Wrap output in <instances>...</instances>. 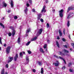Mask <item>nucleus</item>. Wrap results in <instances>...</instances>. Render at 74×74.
I'll return each instance as SVG.
<instances>
[{
  "mask_svg": "<svg viewBox=\"0 0 74 74\" xmlns=\"http://www.w3.org/2000/svg\"><path fill=\"white\" fill-rule=\"evenodd\" d=\"M53 11L54 12H55V9H53Z\"/></svg>",
  "mask_w": 74,
  "mask_h": 74,
  "instance_id": "61",
  "label": "nucleus"
},
{
  "mask_svg": "<svg viewBox=\"0 0 74 74\" xmlns=\"http://www.w3.org/2000/svg\"><path fill=\"white\" fill-rule=\"evenodd\" d=\"M33 72H34V73H36V70L35 69H33Z\"/></svg>",
  "mask_w": 74,
  "mask_h": 74,
  "instance_id": "46",
  "label": "nucleus"
},
{
  "mask_svg": "<svg viewBox=\"0 0 74 74\" xmlns=\"http://www.w3.org/2000/svg\"><path fill=\"white\" fill-rule=\"evenodd\" d=\"M56 62L57 63H54L55 66L58 67V66H59V61H56Z\"/></svg>",
  "mask_w": 74,
  "mask_h": 74,
  "instance_id": "5",
  "label": "nucleus"
},
{
  "mask_svg": "<svg viewBox=\"0 0 74 74\" xmlns=\"http://www.w3.org/2000/svg\"><path fill=\"white\" fill-rule=\"evenodd\" d=\"M23 54H25V52L23 51Z\"/></svg>",
  "mask_w": 74,
  "mask_h": 74,
  "instance_id": "62",
  "label": "nucleus"
},
{
  "mask_svg": "<svg viewBox=\"0 0 74 74\" xmlns=\"http://www.w3.org/2000/svg\"><path fill=\"white\" fill-rule=\"evenodd\" d=\"M64 10L63 9H62L61 10L59 11V12L60 13H62H62L63 12Z\"/></svg>",
  "mask_w": 74,
  "mask_h": 74,
  "instance_id": "24",
  "label": "nucleus"
},
{
  "mask_svg": "<svg viewBox=\"0 0 74 74\" xmlns=\"http://www.w3.org/2000/svg\"><path fill=\"white\" fill-rule=\"evenodd\" d=\"M59 15L60 17L61 18H63V13H60Z\"/></svg>",
  "mask_w": 74,
  "mask_h": 74,
  "instance_id": "18",
  "label": "nucleus"
},
{
  "mask_svg": "<svg viewBox=\"0 0 74 74\" xmlns=\"http://www.w3.org/2000/svg\"><path fill=\"white\" fill-rule=\"evenodd\" d=\"M4 72H5V71H4V69H3L2 71H1V74H4Z\"/></svg>",
  "mask_w": 74,
  "mask_h": 74,
  "instance_id": "19",
  "label": "nucleus"
},
{
  "mask_svg": "<svg viewBox=\"0 0 74 74\" xmlns=\"http://www.w3.org/2000/svg\"><path fill=\"white\" fill-rule=\"evenodd\" d=\"M24 11L25 14H27V7H26L25 8V10H24Z\"/></svg>",
  "mask_w": 74,
  "mask_h": 74,
  "instance_id": "15",
  "label": "nucleus"
},
{
  "mask_svg": "<svg viewBox=\"0 0 74 74\" xmlns=\"http://www.w3.org/2000/svg\"><path fill=\"white\" fill-rule=\"evenodd\" d=\"M40 18H41V17H40L38 16V20H39V19H40Z\"/></svg>",
  "mask_w": 74,
  "mask_h": 74,
  "instance_id": "56",
  "label": "nucleus"
},
{
  "mask_svg": "<svg viewBox=\"0 0 74 74\" xmlns=\"http://www.w3.org/2000/svg\"><path fill=\"white\" fill-rule=\"evenodd\" d=\"M40 51L41 52H42V53H44V50H43V49H42V48H40Z\"/></svg>",
  "mask_w": 74,
  "mask_h": 74,
  "instance_id": "17",
  "label": "nucleus"
},
{
  "mask_svg": "<svg viewBox=\"0 0 74 74\" xmlns=\"http://www.w3.org/2000/svg\"><path fill=\"white\" fill-rule=\"evenodd\" d=\"M31 42L30 41H29L27 42V43L26 44V45L27 46L29 45V44H30V43Z\"/></svg>",
  "mask_w": 74,
  "mask_h": 74,
  "instance_id": "29",
  "label": "nucleus"
},
{
  "mask_svg": "<svg viewBox=\"0 0 74 74\" xmlns=\"http://www.w3.org/2000/svg\"><path fill=\"white\" fill-rule=\"evenodd\" d=\"M38 64L40 66H41L42 65V64H41V62L39 61L38 62Z\"/></svg>",
  "mask_w": 74,
  "mask_h": 74,
  "instance_id": "38",
  "label": "nucleus"
},
{
  "mask_svg": "<svg viewBox=\"0 0 74 74\" xmlns=\"http://www.w3.org/2000/svg\"><path fill=\"white\" fill-rule=\"evenodd\" d=\"M59 53H59L60 55H62V52L59 51Z\"/></svg>",
  "mask_w": 74,
  "mask_h": 74,
  "instance_id": "41",
  "label": "nucleus"
},
{
  "mask_svg": "<svg viewBox=\"0 0 74 74\" xmlns=\"http://www.w3.org/2000/svg\"><path fill=\"white\" fill-rule=\"evenodd\" d=\"M64 46V47H65V48H67V45H65Z\"/></svg>",
  "mask_w": 74,
  "mask_h": 74,
  "instance_id": "48",
  "label": "nucleus"
},
{
  "mask_svg": "<svg viewBox=\"0 0 74 74\" xmlns=\"http://www.w3.org/2000/svg\"><path fill=\"white\" fill-rule=\"evenodd\" d=\"M29 1L30 4H32V0H29Z\"/></svg>",
  "mask_w": 74,
  "mask_h": 74,
  "instance_id": "45",
  "label": "nucleus"
},
{
  "mask_svg": "<svg viewBox=\"0 0 74 74\" xmlns=\"http://www.w3.org/2000/svg\"><path fill=\"white\" fill-rule=\"evenodd\" d=\"M32 12H36V11H35V9H32Z\"/></svg>",
  "mask_w": 74,
  "mask_h": 74,
  "instance_id": "47",
  "label": "nucleus"
},
{
  "mask_svg": "<svg viewBox=\"0 0 74 74\" xmlns=\"http://www.w3.org/2000/svg\"><path fill=\"white\" fill-rule=\"evenodd\" d=\"M70 10H74V8L72 7H69L68 9L67 12H69L70 11Z\"/></svg>",
  "mask_w": 74,
  "mask_h": 74,
  "instance_id": "2",
  "label": "nucleus"
},
{
  "mask_svg": "<svg viewBox=\"0 0 74 74\" xmlns=\"http://www.w3.org/2000/svg\"><path fill=\"white\" fill-rule=\"evenodd\" d=\"M37 38V36H35L34 38H33L31 40V41H33L36 40V39Z\"/></svg>",
  "mask_w": 74,
  "mask_h": 74,
  "instance_id": "11",
  "label": "nucleus"
},
{
  "mask_svg": "<svg viewBox=\"0 0 74 74\" xmlns=\"http://www.w3.org/2000/svg\"><path fill=\"white\" fill-rule=\"evenodd\" d=\"M18 58V54L16 53V56L14 57V60L15 61H16V60H17Z\"/></svg>",
  "mask_w": 74,
  "mask_h": 74,
  "instance_id": "6",
  "label": "nucleus"
},
{
  "mask_svg": "<svg viewBox=\"0 0 74 74\" xmlns=\"http://www.w3.org/2000/svg\"><path fill=\"white\" fill-rule=\"evenodd\" d=\"M70 17V15H69L67 17V19H69Z\"/></svg>",
  "mask_w": 74,
  "mask_h": 74,
  "instance_id": "52",
  "label": "nucleus"
},
{
  "mask_svg": "<svg viewBox=\"0 0 74 74\" xmlns=\"http://www.w3.org/2000/svg\"><path fill=\"white\" fill-rule=\"evenodd\" d=\"M64 52H66V53H69V51L68 50H66L65 49H64Z\"/></svg>",
  "mask_w": 74,
  "mask_h": 74,
  "instance_id": "27",
  "label": "nucleus"
},
{
  "mask_svg": "<svg viewBox=\"0 0 74 74\" xmlns=\"http://www.w3.org/2000/svg\"><path fill=\"white\" fill-rule=\"evenodd\" d=\"M6 46H7V45L5 43L4 45V46L5 47H6Z\"/></svg>",
  "mask_w": 74,
  "mask_h": 74,
  "instance_id": "59",
  "label": "nucleus"
},
{
  "mask_svg": "<svg viewBox=\"0 0 74 74\" xmlns=\"http://www.w3.org/2000/svg\"><path fill=\"white\" fill-rule=\"evenodd\" d=\"M70 37H71L70 35V34H69V38L70 40H71V38Z\"/></svg>",
  "mask_w": 74,
  "mask_h": 74,
  "instance_id": "54",
  "label": "nucleus"
},
{
  "mask_svg": "<svg viewBox=\"0 0 74 74\" xmlns=\"http://www.w3.org/2000/svg\"><path fill=\"white\" fill-rule=\"evenodd\" d=\"M30 32V29H28L26 30V32L27 33H29V32Z\"/></svg>",
  "mask_w": 74,
  "mask_h": 74,
  "instance_id": "25",
  "label": "nucleus"
},
{
  "mask_svg": "<svg viewBox=\"0 0 74 74\" xmlns=\"http://www.w3.org/2000/svg\"><path fill=\"white\" fill-rule=\"evenodd\" d=\"M67 26L68 27H69V26H70V21H68L67 23Z\"/></svg>",
  "mask_w": 74,
  "mask_h": 74,
  "instance_id": "21",
  "label": "nucleus"
},
{
  "mask_svg": "<svg viewBox=\"0 0 74 74\" xmlns=\"http://www.w3.org/2000/svg\"><path fill=\"white\" fill-rule=\"evenodd\" d=\"M0 43L1 44H2V42H1V38L0 37Z\"/></svg>",
  "mask_w": 74,
  "mask_h": 74,
  "instance_id": "43",
  "label": "nucleus"
},
{
  "mask_svg": "<svg viewBox=\"0 0 74 74\" xmlns=\"http://www.w3.org/2000/svg\"><path fill=\"white\" fill-rule=\"evenodd\" d=\"M69 71L70 72L73 73V72H74V70H72V69H69Z\"/></svg>",
  "mask_w": 74,
  "mask_h": 74,
  "instance_id": "36",
  "label": "nucleus"
},
{
  "mask_svg": "<svg viewBox=\"0 0 74 74\" xmlns=\"http://www.w3.org/2000/svg\"><path fill=\"white\" fill-rule=\"evenodd\" d=\"M14 19H17V18H18V16H15L14 17Z\"/></svg>",
  "mask_w": 74,
  "mask_h": 74,
  "instance_id": "35",
  "label": "nucleus"
},
{
  "mask_svg": "<svg viewBox=\"0 0 74 74\" xmlns=\"http://www.w3.org/2000/svg\"><path fill=\"white\" fill-rule=\"evenodd\" d=\"M26 5H27V7H29V4L28 3H27L26 4Z\"/></svg>",
  "mask_w": 74,
  "mask_h": 74,
  "instance_id": "51",
  "label": "nucleus"
},
{
  "mask_svg": "<svg viewBox=\"0 0 74 74\" xmlns=\"http://www.w3.org/2000/svg\"><path fill=\"white\" fill-rule=\"evenodd\" d=\"M50 42V41L49 40H48L47 41V42L49 44V42Z\"/></svg>",
  "mask_w": 74,
  "mask_h": 74,
  "instance_id": "55",
  "label": "nucleus"
},
{
  "mask_svg": "<svg viewBox=\"0 0 74 74\" xmlns=\"http://www.w3.org/2000/svg\"><path fill=\"white\" fill-rule=\"evenodd\" d=\"M59 58H60V59H62V60H63L64 61V63L65 64H66V60H64V58L60 56H59Z\"/></svg>",
  "mask_w": 74,
  "mask_h": 74,
  "instance_id": "8",
  "label": "nucleus"
},
{
  "mask_svg": "<svg viewBox=\"0 0 74 74\" xmlns=\"http://www.w3.org/2000/svg\"><path fill=\"white\" fill-rule=\"evenodd\" d=\"M72 64V63L70 62L68 64V67H70L71 66V65Z\"/></svg>",
  "mask_w": 74,
  "mask_h": 74,
  "instance_id": "32",
  "label": "nucleus"
},
{
  "mask_svg": "<svg viewBox=\"0 0 74 74\" xmlns=\"http://www.w3.org/2000/svg\"><path fill=\"white\" fill-rule=\"evenodd\" d=\"M62 40L64 42H65L66 41V40L64 38H63L62 39Z\"/></svg>",
  "mask_w": 74,
  "mask_h": 74,
  "instance_id": "44",
  "label": "nucleus"
},
{
  "mask_svg": "<svg viewBox=\"0 0 74 74\" xmlns=\"http://www.w3.org/2000/svg\"><path fill=\"white\" fill-rule=\"evenodd\" d=\"M13 58H14L13 57H9V59L10 60L8 61V63H10L11 62H12V60H13Z\"/></svg>",
  "mask_w": 74,
  "mask_h": 74,
  "instance_id": "3",
  "label": "nucleus"
},
{
  "mask_svg": "<svg viewBox=\"0 0 74 74\" xmlns=\"http://www.w3.org/2000/svg\"><path fill=\"white\" fill-rule=\"evenodd\" d=\"M66 69V66H64L63 67H62V70H64V69Z\"/></svg>",
  "mask_w": 74,
  "mask_h": 74,
  "instance_id": "40",
  "label": "nucleus"
},
{
  "mask_svg": "<svg viewBox=\"0 0 74 74\" xmlns=\"http://www.w3.org/2000/svg\"><path fill=\"white\" fill-rule=\"evenodd\" d=\"M48 3V1L47 0L46 1V3Z\"/></svg>",
  "mask_w": 74,
  "mask_h": 74,
  "instance_id": "64",
  "label": "nucleus"
},
{
  "mask_svg": "<svg viewBox=\"0 0 74 74\" xmlns=\"http://www.w3.org/2000/svg\"><path fill=\"white\" fill-rule=\"evenodd\" d=\"M9 28H10V29H12V30H14V27L12 26L10 27Z\"/></svg>",
  "mask_w": 74,
  "mask_h": 74,
  "instance_id": "31",
  "label": "nucleus"
},
{
  "mask_svg": "<svg viewBox=\"0 0 74 74\" xmlns=\"http://www.w3.org/2000/svg\"><path fill=\"white\" fill-rule=\"evenodd\" d=\"M43 68H42L41 69V71L40 73L41 74H43L44 73V70H43Z\"/></svg>",
  "mask_w": 74,
  "mask_h": 74,
  "instance_id": "20",
  "label": "nucleus"
},
{
  "mask_svg": "<svg viewBox=\"0 0 74 74\" xmlns=\"http://www.w3.org/2000/svg\"><path fill=\"white\" fill-rule=\"evenodd\" d=\"M59 32L60 37L62 36V32H61V31H60V30H59Z\"/></svg>",
  "mask_w": 74,
  "mask_h": 74,
  "instance_id": "13",
  "label": "nucleus"
},
{
  "mask_svg": "<svg viewBox=\"0 0 74 74\" xmlns=\"http://www.w3.org/2000/svg\"><path fill=\"white\" fill-rule=\"evenodd\" d=\"M26 60L27 61V63H29V58L28 57H26Z\"/></svg>",
  "mask_w": 74,
  "mask_h": 74,
  "instance_id": "26",
  "label": "nucleus"
},
{
  "mask_svg": "<svg viewBox=\"0 0 74 74\" xmlns=\"http://www.w3.org/2000/svg\"><path fill=\"white\" fill-rule=\"evenodd\" d=\"M54 56L55 58H57V59H59V57H58V56H56V55H54Z\"/></svg>",
  "mask_w": 74,
  "mask_h": 74,
  "instance_id": "34",
  "label": "nucleus"
},
{
  "mask_svg": "<svg viewBox=\"0 0 74 74\" xmlns=\"http://www.w3.org/2000/svg\"><path fill=\"white\" fill-rule=\"evenodd\" d=\"M41 14H38V17H40L41 18Z\"/></svg>",
  "mask_w": 74,
  "mask_h": 74,
  "instance_id": "50",
  "label": "nucleus"
},
{
  "mask_svg": "<svg viewBox=\"0 0 74 74\" xmlns=\"http://www.w3.org/2000/svg\"><path fill=\"white\" fill-rule=\"evenodd\" d=\"M43 9L41 10L42 12H46V10H45V8H46V7L45 6H44L43 7Z\"/></svg>",
  "mask_w": 74,
  "mask_h": 74,
  "instance_id": "7",
  "label": "nucleus"
},
{
  "mask_svg": "<svg viewBox=\"0 0 74 74\" xmlns=\"http://www.w3.org/2000/svg\"><path fill=\"white\" fill-rule=\"evenodd\" d=\"M5 66L6 67V68H8V64H7L5 65Z\"/></svg>",
  "mask_w": 74,
  "mask_h": 74,
  "instance_id": "42",
  "label": "nucleus"
},
{
  "mask_svg": "<svg viewBox=\"0 0 74 74\" xmlns=\"http://www.w3.org/2000/svg\"><path fill=\"white\" fill-rule=\"evenodd\" d=\"M71 45H72V46H73V47L74 48V43H72L71 44Z\"/></svg>",
  "mask_w": 74,
  "mask_h": 74,
  "instance_id": "53",
  "label": "nucleus"
},
{
  "mask_svg": "<svg viewBox=\"0 0 74 74\" xmlns=\"http://www.w3.org/2000/svg\"><path fill=\"white\" fill-rule=\"evenodd\" d=\"M65 29L64 28L63 31V33L64 35H65Z\"/></svg>",
  "mask_w": 74,
  "mask_h": 74,
  "instance_id": "37",
  "label": "nucleus"
},
{
  "mask_svg": "<svg viewBox=\"0 0 74 74\" xmlns=\"http://www.w3.org/2000/svg\"><path fill=\"white\" fill-rule=\"evenodd\" d=\"M49 27V23H47V28H48Z\"/></svg>",
  "mask_w": 74,
  "mask_h": 74,
  "instance_id": "33",
  "label": "nucleus"
},
{
  "mask_svg": "<svg viewBox=\"0 0 74 74\" xmlns=\"http://www.w3.org/2000/svg\"><path fill=\"white\" fill-rule=\"evenodd\" d=\"M42 30H43V29L42 28L39 29V30H38V34H39V35H40V34H41L42 33Z\"/></svg>",
  "mask_w": 74,
  "mask_h": 74,
  "instance_id": "4",
  "label": "nucleus"
},
{
  "mask_svg": "<svg viewBox=\"0 0 74 74\" xmlns=\"http://www.w3.org/2000/svg\"><path fill=\"white\" fill-rule=\"evenodd\" d=\"M15 32H16L15 30L13 29L12 33V36H14L15 35Z\"/></svg>",
  "mask_w": 74,
  "mask_h": 74,
  "instance_id": "10",
  "label": "nucleus"
},
{
  "mask_svg": "<svg viewBox=\"0 0 74 74\" xmlns=\"http://www.w3.org/2000/svg\"><path fill=\"white\" fill-rule=\"evenodd\" d=\"M56 44L58 48H60V47L59 46V42L58 41H56Z\"/></svg>",
  "mask_w": 74,
  "mask_h": 74,
  "instance_id": "16",
  "label": "nucleus"
},
{
  "mask_svg": "<svg viewBox=\"0 0 74 74\" xmlns=\"http://www.w3.org/2000/svg\"><path fill=\"white\" fill-rule=\"evenodd\" d=\"M10 46H8L6 49V51L7 54H9L10 53Z\"/></svg>",
  "mask_w": 74,
  "mask_h": 74,
  "instance_id": "1",
  "label": "nucleus"
},
{
  "mask_svg": "<svg viewBox=\"0 0 74 74\" xmlns=\"http://www.w3.org/2000/svg\"><path fill=\"white\" fill-rule=\"evenodd\" d=\"M40 21L42 22H44V20H43V19H42V18L40 19Z\"/></svg>",
  "mask_w": 74,
  "mask_h": 74,
  "instance_id": "49",
  "label": "nucleus"
},
{
  "mask_svg": "<svg viewBox=\"0 0 74 74\" xmlns=\"http://www.w3.org/2000/svg\"><path fill=\"white\" fill-rule=\"evenodd\" d=\"M45 51L46 52H47V51H48V49H47V48H46Z\"/></svg>",
  "mask_w": 74,
  "mask_h": 74,
  "instance_id": "60",
  "label": "nucleus"
},
{
  "mask_svg": "<svg viewBox=\"0 0 74 74\" xmlns=\"http://www.w3.org/2000/svg\"><path fill=\"white\" fill-rule=\"evenodd\" d=\"M57 40H59L60 39V38H59V37L58 36H57Z\"/></svg>",
  "mask_w": 74,
  "mask_h": 74,
  "instance_id": "57",
  "label": "nucleus"
},
{
  "mask_svg": "<svg viewBox=\"0 0 74 74\" xmlns=\"http://www.w3.org/2000/svg\"><path fill=\"white\" fill-rule=\"evenodd\" d=\"M20 56L21 57V58H22L23 57V54H22V53L21 52L20 53Z\"/></svg>",
  "mask_w": 74,
  "mask_h": 74,
  "instance_id": "22",
  "label": "nucleus"
},
{
  "mask_svg": "<svg viewBox=\"0 0 74 74\" xmlns=\"http://www.w3.org/2000/svg\"><path fill=\"white\" fill-rule=\"evenodd\" d=\"M10 3H11L10 5H11V7L12 8H13V7H14V2L12 1H11Z\"/></svg>",
  "mask_w": 74,
  "mask_h": 74,
  "instance_id": "9",
  "label": "nucleus"
},
{
  "mask_svg": "<svg viewBox=\"0 0 74 74\" xmlns=\"http://www.w3.org/2000/svg\"><path fill=\"white\" fill-rule=\"evenodd\" d=\"M47 44H45V45L44 46L43 48L44 49H45V48H47Z\"/></svg>",
  "mask_w": 74,
  "mask_h": 74,
  "instance_id": "28",
  "label": "nucleus"
},
{
  "mask_svg": "<svg viewBox=\"0 0 74 74\" xmlns=\"http://www.w3.org/2000/svg\"><path fill=\"white\" fill-rule=\"evenodd\" d=\"M21 38L20 37H19L18 38V40H17V42L18 44H21Z\"/></svg>",
  "mask_w": 74,
  "mask_h": 74,
  "instance_id": "12",
  "label": "nucleus"
},
{
  "mask_svg": "<svg viewBox=\"0 0 74 74\" xmlns=\"http://www.w3.org/2000/svg\"><path fill=\"white\" fill-rule=\"evenodd\" d=\"M10 12H11V10H8V12L10 13Z\"/></svg>",
  "mask_w": 74,
  "mask_h": 74,
  "instance_id": "63",
  "label": "nucleus"
},
{
  "mask_svg": "<svg viewBox=\"0 0 74 74\" xmlns=\"http://www.w3.org/2000/svg\"><path fill=\"white\" fill-rule=\"evenodd\" d=\"M8 35H9V37H11V36L12 34H11V33H9L8 34Z\"/></svg>",
  "mask_w": 74,
  "mask_h": 74,
  "instance_id": "39",
  "label": "nucleus"
},
{
  "mask_svg": "<svg viewBox=\"0 0 74 74\" xmlns=\"http://www.w3.org/2000/svg\"><path fill=\"white\" fill-rule=\"evenodd\" d=\"M62 56H65V54H64V53H62Z\"/></svg>",
  "mask_w": 74,
  "mask_h": 74,
  "instance_id": "58",
  "label": "nucleus"
},
{
  "mask_svg": "<svg viewBox=\"0 0 74 74\" xmlns=\"http://www.w3.org/2000/svg\"><path fill=\"white\" fill-rule=\"evenodd\" d=\"M3 6L4 7H7V5L6 4V3H5V2H3Z\"/></svg>",
  "mask_w": 74,
  "mask_h": 74,
  "instance_id": "14",
  "label": "nucleus"
},
{
  "mask_svg": "<svg viewBox=\"0 0 74 74\" xmlns=\"http://www.w3.org/2000/svg\"><path fill=\"white\" fill-rule=\"evenodd\" d=\"M27 52L29 54H31V53H32V51H30L28 50Z\"/></svg>",
  "mask_w": 74,
  "mask_h": 74,
  "instance_id": "30",
  "label": "nucleus"
},
{
  "mask_svg": "<svg viewBox=\"0 0 74 74\" xmlns=\"http://www.w3.org/2000/svg\"><path fill=\"white\" fill-rule=\"evenodd\" d=\"M0 25L1 26H2L3 27V28H4L5 27H4V25L2 24V23H0Z\"/></svg>",
  "mask_w": 74,
  "mask_h": 74,
  "instance_id": "23",
  "label": "nucleus"
}]
</instances>
